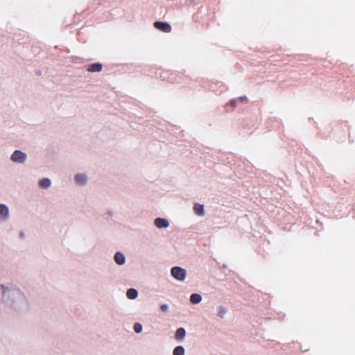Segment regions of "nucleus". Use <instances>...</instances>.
Segmentation results:
<instances>
[{
    "label": "nucleus",
    "instance_id": "nucleus-18",
    "mask_svg": "<svg viewBox=\"0 0 355 355\" xmlns=\"http://www.w3.org/2000/svg\"><path fill=\"white\" fill-rule=\"evenodd\" d=\"M14 298H15V299H13V297H12V298H11V300H11L10 302H14V303H17V298H20V299H21V300H24V297H21V295H19V297H14ZM15 306H17V304H15Z\"/></svg>",
    "mask_w": 355,
    "mask_h": 355
},
{
    "label": "nucleus",
    "instance_id": "nucleus-17",
    "mask_svg": "<svg viewBox=\"0 0 355 355\" xmlns=\"http://www.w3.org/2000/svg\"><path fill=\"white\" fill-rule=\"evenodd\" d=\"M134 331L137 334H139L142 331L143 327L140 323H135L133 327Z\"/></svg>",
    "mask_w": 355,
    "mask_h": 355
},
{
    "label": "nucleus",
    "instance_id": "nucleus-13",
    "mask_svg": "<svg viewBox=\"0 0 355 355\" xmlns=\"http://www.w3.org/2000/svg\"><path fill=\"white\" fill-rule=\"evenodd\" d=\"M39 186L42 189H47L51 186V181L48 178H43L39 182Z\"/></svg>",
    "mask_w": 355,
    "mask_h": 355
},
{
    "label": "nucleus",
    "instance_id": "nucleus-19",
    "mask_svg": "<svg viewBox=\"0 0 355 355\" xmlns=\"http://www.w3.org/2000/svg\"><path fill=\"white\" fill-rule=\"evenodd\" d=\"M161 309L163 311H167L168 310V305L167 304H162L161 305Z\"/></svg>",
    "mask_w": 355,
    "mask_h": 355
},
{
    "label": "nucleus",
    "instance_id": "nucleus-8",
    "mask_svg": "<svg viewBox=\"0 0 355 355\" xmlns=\"http://www.w3.org/2000/svg\"><path fill=\"white\" fill-rule=\"evenodd\" d=\"M125 257L123 255V254H122L121 252H116L114 255V261H116V263H118L119 265H122L125 263Z\"/></svg>",
    "mask_w": 355,
    "mask_h": 355
},
{
    "label": "nucleus",
    "instance_id": "nucleus-20",
    "mask_svg": "<svg viewBox=\"0 0 355 355\" xmlns=\"http://www.w3.org/2000/svg\"><path fill=\"white\" fill-rule=\"evenodd\" d=\"M236 100H231V101H230V105H231L232 107H236Z\"/></svg>",
    "mask_w": 355,
    "mask_h": 355
},
{
    "label": "nucleus",
    "instance_id": "nucleus-3",
    "mask_svg": "<svg viewBox=\"0 0 355 355\" xmlns=\"http://www.w3.org/2000/svg\"><path fill=\"white\" fill-rule=\"evenodd\" d=\"M10 159L14 162L23 163L26 159V155L20 150H15Z\"/></svg>",
    "mask_w": 355,
    "mask_h": 355
},
{
    "label": "nucleus",
    "instance_id": "nucleus-12",
    "mask_svg": "<svg viewBox=\"0 0 355 355\" xmlns=\"http://www.w3.org/2000/svg\"><path fill=\"white\" fill-rule=\"evenodd\" d=\"M75 180L79 184H84L87 181V178L84 174H78L75 176Z\"/></svg>",
    "mask_w": 355,
    "mask_h": 355
},
{
    "label": "nucleus",
    "instance_id": "nucleus-11",
    "mask_svg": "<svg viewBox=\"0 0 355 355\" xmlns=\"http://www.w3.org/2000/svg\"><path fill=\"white\" fill-rule=\"evenodd\" d=\"M193 211H194L195 214L198 216L204 215V207L202 205L196 203L193 206Z\"/></svg>",
    "mask_w": 355,
    "mask_h": 355
},
{
    "label": "nucleus",
    "instance_id": "nucleus-2",
    "mask_svg": "<svg viewBox=\"0 0 355 355\" xmlns=\"http://www.w3.org/2000/svg\"><path fill=\"white\" fill-rule=\"evenodd\" d=\"M2 295L6 302H10L11 298L19 297L20 292L19 290H3Z\"/></svg>",
    "mask_w": 355,
    "mask_h": 355
},
{
    "label": "nucleus",
    "instance_id": "nucleus-16",
    "mask_svg": "<svg viewBox=\"0 0 355 355\" xmlns=\"http://www.w3.org/2000/svg\"><path fill=\"white\" fill-rule=\"evenodd\" d=\"M126 296L130 299L134 300L137 297L138 293L137 290H128L126 293Z\"/></svg>",
    "mask_w": 355,
    "mask_h": 355
},
{
    "label": "nucleus",
    "instance_id": "nucleus-21",
    "mask_svg": "<svg viewBox=\"0 0 355 355\" xmlns=\"http://www.w3.org/2000/svg\"><path fill=\"white\" fill-rule=\"evenodd\" d=\"M241 101H248V98L246 96H241L239 98Z\"/></svg>",
    "mask_w": 355,
    "mask_h": 355
},
{
    "label": "nucleus",
    "instance_id": "nucleus-9",
    "mask_svg": "<svg viewBox=\"0 0 355 355\" xmlns=\"http://www.w3.org/2000/svg\"><path fill=\"white\" fill-rule=\"evenodd\" d=\"M185 336H186V331H185L184 329H183V328H179L175 331V339H177V340H182L184 338Z\"/></svg>",
    "mask_w": 355,
    "mask_h": 355
},
{
    "label": "nucleus",
    "instance_id": "nucleus-4",
    "mask_svg": "<svg viewBox=\"0 0 355 355\" xmlns=\"http://www.w3.org/2000/svg\"><path fill=\"white\" fill-rule=\"evenodd\" d=\"M154 26L164 33H169L171 31V26L169 24L163 21H155Z\"/></svg>",
    "mask_w": 355,
    "mask_h": 355
},
{
    "label": "nucleus",
    "instance_id": "nucleus-6",
    "mask_svg": "<svg viewBox=\"0 0 355 355\" xmlns=\"http://www.w3.org/2000/svg\"><path fill=\"white\" fill-rule=\"evenodd\" d=\"M103 69V65L100 63H94L88 65L87 70L89 72H100Z\"/></svg>",
    "mask_w": 355,
    "mask_h": 355
},
{
    "label": "nucleus",
    "instance_id": "nucleus-7",
    "mask_svg": "<svg viewBox=\"0 0 355 355\" xmlns=\"http://www.w3.org/2000/svg\"><path fill=\"white\" fill-rule=\"evenodd\" d=\"M216 315L220 318H225L228 315V309L224 306H219L216 309Z\"/></svg>",
    "mask_w": 355,
    "mask_h": 355
},
{
    "label": "nucleus",
    "instance_id": "nucleus-5",
    "mask_svg": "<svg viewBox=\"0 0 355 355\" xmlns=\"http://www.w3.org/2000/svg\"><path fill=\"white\" fill-rule=\"evenodd\" d=\"M155 225L158 228H166L169 223L166 219L157 218L155 220Z\"/></svg>",
    "mask_w": 355,
    "mask_h": 355
},
{
    "label": "nucleus",
    "instance_id": "nucleus-15",
    "mask_svg": "<svg viewBox=\"0 0 355 355\" xmlns=\"http://www.w3.org/2000/svg\"><path fill=\"white\" fill-rule=\"evenodd\" d=\"M8 215V208L3 204H0V216L6 218Z\"/></svg>",
    "mask_w": 355,
    "mask_h": 355
},
{
    "label": "nucleus",
    "instance_id": "nucleus-14",
    "mask_svg": "<svg viewBox=\"0 0 355 355\" xmlns=\"http://www.w3.org/2000/svg\"><path fill=\"white\" fill-rule=\"evenodd\" d=\"M185 349L182 346H177L173 350V355H184Z\"/></svg>",
    "mask_w": 355,
    "mask_h": 355
},
{
    "label": "nucleus",
    "instance_id": "nucleus-1",
    "mask_svg": "<svg viewBox=\"0 0 355 355\" xmlns=\"http://www.w3.org/2000/svg\"><path fill=\"white\" fill-rule=\"evenodd\" d=\"M171 275L176 279L182 281L186 277V270L180 267H173L171 270Z\"/></svg>",
    "mask_w": 355,
    "mask_h": 355
},
{
    "label": "nucleus",
    "instance_id": "nucleus-10",
    "mask_svg": "<svg viewBox=\"0 0 355 355\" xmlns=\"http://www.w3.org/2000/svg\"><path fill=\"white\" fill-rule=\"evenodd\" d=\"M202 297L201 295L198 293H193L190 296V302L193 304L200 303L202 301Z\"/></svg>",
    "mask_w": 355,
    "mask_h": 355
}]
</instances>
